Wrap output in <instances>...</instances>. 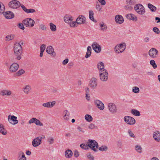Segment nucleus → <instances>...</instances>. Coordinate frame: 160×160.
Listing matches in <instances>:
<instances>
[{
	"label": "nucleus",
	"instance_id": "f257e3e1",
	"mask_svg": "<svg viewBox=\"0 0 160 160\" xmlns=\"http://www.w3.org/2000/svg\"><path fill=\"white\" fill-rule=\"evenodd\" d=\"M14 52L15 55L17 56L16 58L18 60H20L21 58L22 49V46L18 42L15 43L13 47Z\"/></svg>",
	"mask_w": 160,
	"mask_h": 160
},
{
	"label": "nucleus",
	"instance_id": "f03ea898",
	"mask_svg": "<svg viewBox=\"0 0 160 160\" xmlns=\"http://www.w3.org/2000/svg\"><path fill=\"white\" fill-rule=\"evenodd\" d=\"M88 144L91 150L95 152L98 151V142L94 140L88 139Z\"/></svg>",
	"mask_w": 160,
	"mask_h": 160
},
{
	"label": "nucleus",
	"instance_id": "7ed1b4c3",
	"mask_svg": "<svg viewBox=\"0 0 160 160\" xmlns=\"http://www.w3.org/2000/svg\"><path fill=\"white\" fill-rule=\"evenodd\" d=\"M134 9L138 14L140 15L144 14L146 12L144 7L140 3L135 5L134 7Z\"/></svg>",
	"mask_w": 160,
	"mask_h": 160
},
{
	"label": "nucleus",
	"instance_id": "20e7f679",
	"mask_svg": "<svg viewBox=\"0 0 160 160\" xmlns=\"http://www.w3.org/2000/svg\"><path fill=\"white\" fill-rule=\"evenodd\" d=\"M126 44L125 42L117 45L114 48L115 52L117 53H120L123 52L125 49Z\"/></svg>",
	"mask_w": 160,
	"mask_h": 160
},
{
	"label": "nucleus",
	"instance_id": "39448f33",
	"mask_svg": "<svg viewBox=\"0 0 160 160\" xmlns=\"http://www.w3.org/2000/svg\"><path fill=\"white\" fill-rule=\"evenodd\" d=\"M22 22L26 27L28 28L32 27L35 24L34 21L32 18H29L23 20Z\"/></svg>",
	"mask_w": 160,
	"mask_h": 160
},
{
	"label": "nucleus",
	"instance_id": "423d86ee",
	"mask_svg": "<svg viewBox=\"0 0 160 160\" xmlns=\"http://www.w3.org/2000/svg\"><path fill=\"white\" fill-rule=\"evenodd\" d=\"M148 54L152 58H156L158 55V52L156 48H152L149 50Z\"/></svg>",
	"mask_w": 160,
	"mask_h": 160
},
{
	"label": "nucleus",
	"instance_id": "0eeeda50",
	"mask_svg": "<svg viewBox=\"0 0 160 160\" xmlns=\"http://www.w3.org/2000/svg\"><path fill=\"white\" fill-rule=\"evenodd\" d=\"M20 5V2L16 0H12L8 4L10 8L13 9H17L19 8Z\"/></svg>",
	"mask_w": 160,
	"mask_h": 160
},
{
	"label": "nucleus",
	"instance_id": "6e6552de",
	"mask_svg": "<svg viewBox=\"0 0 160 160\" xmlns=\"http://www.w3.org/2000/svg\"><path fill=\"white\" fill-rule=\"evenodd\" d=\"M8 119L9 122L12 125H16L18 122L17 117L15 116L10 114L8 116Z\"/></svg>",
	"mask_w": 160,
	"mask_h": 160
},
{
	"label": "nucleus",
	"instance_id": "1a4fd4ad",
	"mask_svg": "<svg viewBox=\"0 0 160 160\" xmlns=\"http://www.w3.org/2000/svg\"><path fill=\"white\" fill-rule=\"evenodd\" d=\"M123 120L126 123L130 125H133L136 122L135 119L129 116H125L123 118Z\"/></svg>",
	"mask_w": 160,
	"mask_h": 160
},
{
	"label": "nucleus",
	"instance_id": "9d476101",
	"mask_svg": "<svg viewBox=\"0 0 160 160\" xmlns=\"http://www.w3.org/2000/svg\"><path fill=\"white\" fill-rule=\"evenodd\" d=\"M100 80L102 81H106L108 79V73L106 70L100 71Z\"/></svg>",
	"mask_w": 160,
	"mask_h": 160
},
{
	"label": "nucleus",
	"instance_id": "9b49d317",
	"mask_svg": "<svg viewBox=\"0 0 160 160\" xmlns=\"http://www.w3.org/2000/svg\"><path fill=\"white\" fill-rule=\"evenodd\" d=\"M19 68L18 64L16 62L12 63L10 66L9 71L10 73H14L16 72Z\"/></svg>",
	"mask_w": 160,
	"mask_h": 160
},
{
	"label": "nucleus",
	"instance_id": "f8f14e48",
	"mask_svg": "<svg viewBox=\"0 0 160 160\" xmlns=\"http://www.w3.org/2000/svg\"><path fill=\"white\" fill-rule=\"evenodd\" d=\"M94 103L96 106L99 109L103 110L104 109V104L101 101L96 99L94 101Z\"/></svg>",
	"mask_w": 160,
	"mask_h": 160
},
{
	"label": "nucleus",
	"instance_id": "ddd939ff",
	"mask_svg": "<svg viewBox=\"0 0 160 160\" xmlns=\"http://www.w3.org/2000/svg\"><path fill=\"white\" fill-rule=\"evenodd\" d=\"M92 48L96 53H99L101 51V47L98 43L96 42L92 43Z\"/></svg>",
	"mask_w": 160,
	"mask_h": 160
},
{
	"label": "nucleus",
	"instance_id": "4468645a",
	"mask_svg": "<svg viewBox=\"0 0 160 160\" xmlns=\"http://www.w3.org/2000/svg\"><path fill=\"white\" fill-rule=\"evenodd\" d=\"M108 108L110 112L112 113H115L117 112V107L113 103H109L108 104Z\"/></svg>",
	"mask_w": 160,
	"mask_h": 160
},
{
	"label": "nucleus",
	"instance_id": "2eb2a0df",
	"mask_svg": "<svg viewBox=\"0 0 160 160\" xmlns=\"http://www.w3.org/2000/svg\"><path fill=\"white\" fill-rule=\"evenodd\" d=\"M97 80L95 78H91L89 83L90 87L92 89H95L97 86Z\"/></svg>",
	"mask_w": 160,
	"mask_h": 160
},
{
	"label": "nucleus",
	"instance_id": "dca6fc26",
	"mask_svg": "<svg viewBox=\"0 0 160 160\" xmlns=\"http://www.w3.org/2000/svg\"><path fill=\"white\" fill-rule=\"evenodd\" d=\"M86 18L84 16L80 15L76 19L77 23L79 24H82L85 23L86 22Z\"/></svg>",
	"mask_w": 160,
	"mask_h": 160
},
{
	"label": "nucleus",
	"instance_id": "f3484780",
	"mask_svg": "<svg viewBox=\"0 0 160 160\" xmlns=\"http://www.w3.org/2000/svg\"><path fill=\"white\" fill-rule=\"evenodd\" d=\"M12 92L9 90L4 89L1 91L0 94L2 96H10L12 95Z\"/></svg>",
	"mask_w": 160,
	"mask_h": 160
},
{
	"label": "nucleus",
	"instance_id": "a211bd4d",
	"mask_svg": "<svg viewBox=\"0 0 160 160\" xmlns=\"http://www.w3.org/2000/svg\"><path fill=\"white\" fill-rule=\"evenodd\" d=\"M46 52L48 54L53 57H54L56 56V53L54 51V49L51 46H49L47 47Z\"/></svg>",
	"mask_w": 160,
	"mask_h": 160
},
{
	"label": "nucleus",
	"instance_id": "6ab92c4d",
	"mask_svg": "<svg viewBox=\"0 0 160 160\" xmlns=\"http://www.w3.org/2000/svg\"><path fill=\"white\" fill-rule=\"evenodd\" d=\"M56 102L53 101L52 102H48L43 103L42 105L43 107L47 108H52L53 107L55 104Z\"/></svg>",
	"mask_w": 160,
	"mask_h": 160
},
{
	"label": "nucleus",
	"instance_id": "aec40b11",
	"mask_svg": "<svg viewBox=\"0 0 160 160\" xmlns=\"http://www.w3.org/2000/svg\"><path fill=\"white\" fill-rule=\"evenodd\" d=\"M41 142L40 139H39V138L37 137L32 140V144L34 147H37L39 145Z\"/></svg>",
	"mask_w": 160,
	"mask_h": 160
},
{
	"label": "nucleus",
	"instance_id": "412c9836",
	"mask_svg": "<svg viewBox=\"0 0 160 160\" xmlns=\"http://www.w3.org/2000/svg\"><path fill=\"white\" fill-rule=\"evenodd\" d=\"M115 22L119 24L123 23L124 19L123 17L120 15H117L115 17Z\"/></svg>",
	"mask_w": 160,
	"mask_h": 160
},
{
	"label": "nucleus",
	"instance_id": "4be33fe9",
	"mask_svg": "<svg viewBox=\"0 0 160 160\" xmlns=\"http://www.w3.org/2000/svg\"><path fill=\"white\" fill-rule=\"evenodd\" d=\"M3 14L5 18L8 19L12 18L14 16V14L10 11L6 12L4 13Z\"/></svg>",
	"mask_w": 160,
	"mask_h": 160
},
{
	"label": "nucleus",
	"instance_id": "5701e85b",
	"mask_svg": "<svg viewBox=\"0 0 160 160\" xmlns=\"http://www.w3.org/2000/svg\"><path fill=\"white\" fill-rule=\"evenodd\" d=\"M154 139L157 142L160 141V132L158 131H156L153 133Z\"/></svg>",
	"mask_w": 160,
	"mask_h": 160
},
{
	"label": "nucleus",
	"instance_id": "b1692460",
	"mask_svg": "<svg viewBox=\"0 0 160 160\" xmlns=\"http://www.w3.org/2000/svg\"><path fill=\"white\" fill-rule=\"evenodd\" d=\"M73 20V18L69 15H66L64 17V21L66 23L68 24Z\"/></svg>",
	"mask_w": 160,
	"mask_h": 160
},
{
	"label": "nucleus",
	"instance_id": "393cba45",
	"mask_svg": "<svg viewBox=\"0 0 160 160\" xmlns=\"http://www.w3.org/2000/svg\"><path fill=\"white\" fill-rule=\"evenodd\" d=\"M126 17L127 19L130 20H132L134 21H136L138 20L137 17L132 13L127 14Z\"/></svg>",
	"mask_w": 160,
	"mask_h": 160
},
{
	"label": "nucleus",
	"instance_id": "a878e982",
	"mask_svg": "<svg viewBox=\"0 0 160 160\" xmlns=\"http://www.w3.org/2000/svg\"><path fill=\"white\" fill-rule=\"evenodd\" d=\"M23 91L26 94H28L31 90V86L29 85H27L23 88Z\"/></svg>",
	"mask_w": 160,
	"mask_h": 160
},
{
	"label": "nucleus",
	"instance_id": "bb28decb",
	"mask_svg": "<svg viewBox=\"0 0 160 160\" xmlns=\"http://www.w3.org/2000/svg\"><path fill=\"white\" fill-rule=\"evenodd\" d=\"M73 154L72 151L70 149L67 150L65 152V156L67 158H71Z\"/></svg>",
	"mask_w": 160,
	"mask_h": 160
},
{
	"label": "nucleus",
	"instance_id": "cd10ccee",
	"mask_svg": "<svg viewBox=\"0 0 160 160\" xmlns=\"http://www.w3.org/2000/svg\"><path fill=\"white\" fill-rule=\"evenodd\" d=\"M15 37V35L13 34H8L7 35L5 38V41L8 42L13 40Z\"/></svg>",
	"mask_w": 160,
	"mask_h": 160
},
{
	"label": "nucleus",
	"instance_id": "c85d7f7f",
	"mask_svg": "<svg viewBox=\"0 0 160 160\" xmlns=\"http://www.w3.org/2000/svg\"><path fill=\"white\" fill-rule=\"evenodd\" d=\"M64 115L63 118L64 119L67 121H68L69 119V116L70 113L67 110H65L63 112Z\"/></svg>",
	"mask_w": 160,
	"mask_h": 160
},
{
	"label": "nucleus",
	"instance_id": "c756f323",
	"mask_svg": "<svg viewBox=\"0 0 160 160\" xmlns=\"http://www.w3.org/2000/svg\"><path fill=\"white\" fill-rule=\"evenodd\" d=\"M0 132L3 135H6L7 131L5 129L4 126L2 124H0Z\"/></svg>",
	"mask_w": 160,
	"mask_h": 160
},
{
	"label": "nucleus",
	"instance_id": "7c9ffc66",
	"mask_svg": "<svg viewBox=\"0 0 160 160\" xmlns=\"http://www.w3.org/2000/svg\"><path fill=\"white\" fill-rule=\"evenodd\" d=\"M92 48L90 46H88L87 48V52L85 56L86 58H88L90 57L91 54Z\"/></svg>",
	"mask_w": 160,
	"mask_h": 160
},
{
	"label": "nucleus",
	"instance_id": "2f4dec72",
	"mask_svg": "<svg viewBox=\"0 0 160 160\" xmlns=\"http://www.w3.org/2000/svg\"><path fill=\"white\" fill-rule=\"evenodd\" d=\"M104 64L103 62H101L98 64V68L100 72L103 71V70H105L104 69Z\"/></svg>",
	"mask_w": 160,
	"mask_h": 160
},
{
	"label": "nucleus",
	"instance_id": "473e14b6",
	"mask_svg": "<svg viewBox=\"0 0 160 160\" xmlns=\"http://www.w3.org/2000/svg\"><path fill=\"white\" fill-rule=\"evenodd\" d=\"M148 7L152 12H155L157 10L156 7L151 3L148 4Z\"/></svg>",
	"mask_w": 160,
	"mask_h": 160
},
{
	"label": "nucleus",
	"instance_id": "72a5a7b5",
	"mask_svg": "<svg viewBox=\"0 0 160 160\" xmlns=\"http://www.w3.org/2000/svg\"><path fill=\"white\" fill-rule=\"evenodd\" d=\"M131 112L132 114L137 116H139L140 115V112L136 109H132L131 110Z\"/></svg>",
	"mask_w": 160,
	"mask_h": 160
},
{
	"label": "nucleus",
	"instance_id": "f704fd0d",
	"mask_svg": "<svg viewBox=\"0 0 160 160\" xmlns=\"http://www.w3.org/2000/svg\"><path fill=\"white\" fill-rule=\"evenodd\" d=\"M85 119L88 122H91L92 121V117L90 115L86 114L85 116Z\"/></svg>",
	"mask_w": 160,
	"mask_h": 160
},
{
	"label": "nucleus",
	"instance_id": "c9c22d12",
	"mask_svg": "<svg viewBox=\"0 0 160 160\" xmlns=\"http://www.w3.org/2000/svg\"><path fill=\"white\" fill-rule=\"evenodd\" d=\"M100 26L101 27V30L104 31L107 29V27L106 25L103 22L101 23L100 24Z\"/></svg>",
	"mask_w": 160,
	"mask_h": 160
},
{
	"label": "nucleus",
	"instance_id": "e433bc0d",
	"mask_svg": "<svg viewBox=\"0 0 160 160\" xmlns=\"http://www.w3.org/2000/svg\"><path fill=\"white\" fill-rule=\"evenodd\" d=\"M5 11V7L3 4L0 2V14L3 13Z\"/></svg>",
	"mask_w": 160,
	"mask_h": 160
},
{
	"label": "nucleus",
	"instance_id": "4c0bfd02",
	"mask_svg": "<svg viewBox=\"0 0 160 160\" xmlns=\"http://www.w3.org/2000/svg\"><path fill=\"white\" fill-rule=\"evenodd\" d=\"M135 149L139 153H141L142 152V148L140 145H136L135 146Z\"/></svg>",
	"mask_w": 160,
	"mask_h": 160
},
{
	"label": "nucleus",
	"instance_id": "58836bf2",
	"mask_svg": "<svg viewBox=\"0 0 160 160\" xmlns=\"http://www.w3.org/2000/svg\"><path fill=\"white\" fill-rule=\"evenodd\" d=\"M50 27L51 30L52 32H55L56 30V26L52 23H50Z\"/></svg>",
	"mask_w": 160,
	"mask_h": 160
},
{
	"label": "nucleus",
	"instance_id": "ea45409f",
	"mask_svg": "<svg viewBox=\"0 0 160 160\" xmlns=\"http://www.w3.org/2000/svg\"><path fill=\"white\" fill-rule=\"evenodd\" d=\"M150 64L154 69H155L157 68V65L155 63V61L154 60H151L150 61Z\"/></svg>",
	"mask_w": 160,
	"mask_h": 160
},
{
	"label": "nucleus",
	"instance_id": "a19ab883",
	"mask_svg": "<svg viewBox=\"0 0 160 160\" xmlns=\"http://www.w3.org/2000/svg\"><path fill=\"white\" fill-rule=\"evenodd\" d=\"M89 19L92 21H93L94 18H93L94 13L92 11L90 10L89 11Z\"/></svg>",
	"mask_w": 160,
	"mask_h": 160
},
{
	"label": "nucleus",
	"instance_id": "79ce46f5",
	"mask_svg": "<svg viewBox=\"0 0 160 160\" xmlns=\"http://www.w3.org/2000/svg\"><path fill=\"white\" fill-rule=\"evenodd\" d=\"M80 146L84 150H87L89 149V147L88 144H85L82 143L80 144Z\"/></svg>",
	"mask_w": 160,
	"mask_h": 160
},
{
	"label": "nucleus",
	"instance_id": "37998d69",
	"mask_svg": "<svg viewBox=\"0 0 160 160\" xmlns=\"http://www.w3.org/2000/svg\"><path fill=\"white\" fill-rule=\"evenodd\" d=\"M88 128L90 129H97V127L92 123H90L88 126Z\"/></svg>",
	"mask_w": 160,
	"mask_h": 160
},
{
	"label": "nucleus",
	"instance_id": "c03bdc74",
	"mask_svg": "<svg viewBox=\"0 0 160 160\" xmlns=\"http://www.w3.org/2000/svg\"><path fill=\"white\" fill-rule=\"evenodd\" d=\"M54 141V139L52 137H49L47 138V141L50 144H52Z\"/></svg>",
	"mask_w": 160,
	"mask_h": 160
},
{
	"label": "nucleus",
	"instance_id": "a18cd8bd",
	"mask_svg": "<svg viewBox=\"0 0 160 160\" xmlns=\"http://www.w3.org/2000/svg\"><path fill=\"white\" fill-rule=\"evenodd\" d=\"M24 72L25 71L24 70L20 69L16 73L15 75L17 76H19L23 74Z\"/></svg>",
	"mask_w": 160,
	"mask_h": 160
},
{
	"label": "nucleus",
	"instance_id": "49530a36",
	"mask_svg": "<svg viewBox=\"0 0 160 160\" xmlns=\"http://www.w3.org/2000/svg\"><path fill=\"white\" fill-rule=\"evenodd\" d=\"M34 123L36 125L40 126H42L43 125V123L41 122L39 120L36 118H35Z\"/></svg>",
	"mask_w": 160,
	"mask_h": 160
},
{
	"label": "nucleus",
	"instance_id": "de8ad7c7",
	"mask_svg": "<svg viewBox=\"0 0 160 160\" xmlns=\"http://www.w3.org/2000/svg\"><path fill=\"white\" fill-rule=\"evenodd\" d=\"M76 21H71L69 24L71 27L74 28L77 26V25L76 24Z\"/></svg>",
	"mask_w": 160,
	"mask_h": 160
},
{
	"label": "nucleus",
	"instance_id": "09e8293b",
	"mask_svg": "<svg viewBox=\"0 0 160 160\" xmlns=\"http://www.w3.org/2000/svg\"><path fill=\"white\" fill-rule=\"evenodd\" d=\"M132 91L135 93H138L139 92L140 89L138 87L135 86L133 87Z\"/></svg>",
	"mask_w": 160,
	"mask_h": 160
},
{
	"label": "nucleus",
	"instance_id": "8fccbe9b",
	"mask_svg": "<svg viewBox=\"0 0 160 160\" xmlns=\"http://www.w3.org/2000/svg\"><path fill=\"white\" fill-rule=\"evenodd\" d=\"M98 148L100 151H106L108 149V147L106 146H102Z\"/></svg>",
	"mask_w": 160,
	"mask_h": 160
},
{
	"label": "nucleus",
	"instance_id": "3c124183",
	"mask_svg": "<svg viewBox=\"0 0 160 160\" xmlns=\"http://www.w3.org/2000/svg\"><path fill=\"white\" fill-rule=\"evenodd\" d=\"M127 3L129 5H134L135 3V0H126Z\"/></svg>",
	"mask_w": 160,
	"mask_h": 160
},
{
	"label": "nucleus",
	"instance_id": "603ef678",
	"mask_svg": "<svg viewBox=\"0 0 160 160\" xmlns=\"http://www.w3.org/2000/svg\"><path fill=\"white\" fill-rule=\"evenodd\" d=\"M87 157L88 159L90 160H94V158L90 153H88L87 154Z\"/></svg>",
	"mask_w": 160,
	"mask_h": 160
},
{
	"label": "nucleus",
	"instance_id": "864d4df0",
	"mask_svg": "<svg viewBox=\"0 0 160 160\" xmlns=\"http://www.w3.org/2000/svg\"><path fill=\"white\" fill-rule=\"evenodd\" d=\"M117 145L118 147L121 148L122 146V142L120 140H118L117 142Z\"/></svg>",
	"mask_w": 160,
	"mask_h": 160
},
{
	"label": "nucleus",
	"instance_id": "5fc2aeb1",
	"mask_svg": "<svg viewBox=\"0 0 160 160\" xmlns=\"http://www.w3.org/2000/svg\"><path fill=\"white\" fill-rule=\"evenodd\" d=\"M153 31L155 33L157 34H158L160 33V31L157 27H154L153 28Z\"/></svg>",
	"mask_w": 160,
	"mask_h": 160
},
{
	"label": "nucleus",
	"instance_id": "6e6d98bb",
	"mask_svg": "<svg viewBox=\"0 0 160 160\" xmlns=\"http://www.w3.org/2000/svg\"><path fill=\"white\" fill-rule=\"evenodd\" d=\"M23 24H23L22 22V23H18V27L22 30H24L25 27Z\"/></svg>",
	"mask_w": 160,
	"mask_h": 160
},
{
	"label": "nucleus",
	"instance_id": "4d7b16f0",
	"mask_svg": "<svg viewBox=\"0 0 160 160\" xmlns=\"http://www.w3.org/2000/svg\"><path fill=\"white\" fill-rule=\"evenodd\" d=\"M40 28L42 30L46 31L47 29V27L44 24H41L40 26Z\"/></svg>",
	"mask_w": 160,
	"mask_h": 160
},
{
	"label": "nucleus",
	"instance_id": "13d9d810",
	"mask_svg": "<svg viewBox=\"0 0 160 160\" xmlns=\"http://www.w3.org/2000/svg\"><path fill=\"white\" fill-rule=\"evenodd\" d=\"M128 133L130 137L132 138H135V136L134 134L132 133L131 130L130 129L128 130Z\"/></svg>",
	"mask_w": 160,
	"mask_h": 160
},
{
	"label": "nucleus",
	"instance_id": "bf43d9fd",
	"mask_svg": "<svg viewBox=\"0 0 160 160\" xmlns=\"http://www.w3.org/2000/svg\"><path fill=\"white\" fill-rule=\"evenodd\" d=\"M46 45L45 44H43L41 45L40 46V51L44 52L46 48Z\"/></svg>",
	"mask_w": 160,
	"mask_h": 160
},
{
	"label": "nucleus",
	"instance_id": "052dcab7",
	"mask_svg": "<svg viewBox=\"0 0 160 160\" xmlns=\"http://www.w3.org/2000/svg\"><path fill=\"white\" fill-rule=\"evenodd\" d=\"M35 12V9H28V11H27V13H33Z\"/></svg>",
	"mask_w": 160,
	"mask_h": 160
},
{
	"label": "nucleus",
	"instance_id": "680f3d73",
	"mask_svg": "<svg viewBox=\"0 0 160 160\" xmlns=\"http://www.w3.org/2000/svg\"><path fill=\"white\" fill-rule=\"evenodd\" d=\"M101 5H104L106 4V2L105 0H98Z\"/></svg>",
	"mask_w": 160,
	"mask_h": 160
},
{
	"label": "nucleus",
	"instance_id": "e2e57ef3",
	"mask_svg": "<svg viewBox=\"0 0 160 160\" xmlns=\"http://www.w3.org/2000/svg\"><path fill=\"white\" fill-rule=\"evenodd\" d=\"M96 8L98 11H100L102 9V8L101 6L98 4L96 5Z\"/></svg>",
	"mask_w": 160,
	"mask_h": 160
},
{
	"label": "nucleus",
	"instance_id": "0e129e2a",
	"mask_svg": "<svg viewBox=\"0 0 160 160\" xmlns=\"http://www.w3.org/2000/svg\"><path fill=\"white\" fill-rule=\"evenodd\" d=\"M74 155L76 158H77L79 156V152L77 150H75L74 152Z\"/></svg>",
	"mask_w": 160,
	"mask_h": 160
},
{
	"label": "nucleus",
	"instance_id": "69168bd1",
	"mask_svg": "<svg viewBox=\"0 0 160 160\" xmlns=\"http://www.w3.org/2000/svg\"><path fill=\"white\" fill-rule=\"evenodd\" d=\"M35 118H33L30 119L28 121V123L29 124H31L33 123H34Z\"/></svg>",
	"mask_w": 160,
	"mask_h": 160
},
{
	"label": "nucleus",
	"instance_id": "338daca9",
	"mask_svg": "<svg viewBox=\"0 0 160 160\" xmlns=\"http://www.w3.org/2000/svg\"><path fill=\"white\" fill-rule=\"evenodd\" d=\"M20 6H21V7L22 8L23 10L27 13L28 9H27L25 7V6L23 5V4H21V5Z\"/></svg>",
	"mask_w": 160,
	"mask_h": 160
},
{
	"label": "nucleus",
	"instance_id": "774afa93",
	"mask_svg": "<svg viewBox=\"0 0 160 160\" xmlns=\"http://www.w3.org/2000/svg\"><path fill=\"white\" fill-rule=\"evenodd\" d=\"M18 160H26V158L25 155L22 156L18 158Z\"/></svg>",
	"mask_w": 160,
	"mask_h": 160
}]
</instances>
